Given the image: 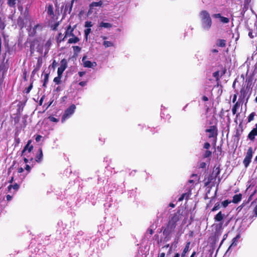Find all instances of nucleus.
<instances>
[{
    "instance_id": "f257e3e1",
    "label": "nucleus",
    "mask_w": 257,
    "mask_h": 257,
    "mask_svg": "<svg viewBox=\"0 0 257 257\" xmlns=\"http://www.w3.org/2000/svg\"><path fill=\"white\" fill-rule=\"evenodd\" d=\"M245 83V85L242 86L240 90V94L238 99L244 102V100L246 99L245 103H246L248 102L252 91V79L251 78H246Z\"/></svg>"
},
{
    "instance_id": "f03ea898",
    "label": "nucleus",
    "mask_w": 257,
    "mask_h": 257,
    "mask_svg": "<svg viewBox=\"0 0 257 257\" xmlns=\"http://www.w3.org/2000/svg\"><path fill=\"white\" fill-rule=\"evenodd\" d=\"M178 243V239H175V241L169 246V244H167L162 247L160 250L159 257H165L172 255V254L175 251V248L177 247Z\"/></svg>"
},
{
    "instance_id": "7ed1b4c3",
    "label": "nucleus",
    "mask_w": 257,
    "mask_h": 257,
    "mask_svg": "<svg viewBox=\"0 0 257 257\" xmlns=\"http://www.w3.org/2000/svg\"><path fill=\"white\" fill-rule=\"evenodd\" d=\"M200 17L203 28L207 30L210 29L212 25V20L208 12L205 10L202 11L200 12Z\"/></svg>"
},
{
    "instance_id": "20e7f679",
    "label": "nucleus",
    "mask_w": 257,
    "mask_h": 257,
    "mask_svg": "<svg viewBox=\"0 0 257 257\" xmlns=\"http://www.w3.org/2000/svg\"><path fill=\"white\" fill-rule=\"evenodd\" d=\"M30 16L29 12L26 10L24 13L21 14V15L18 17L17 21V24L18 27L21 29H22L25 27H26L28 21H30Z\"/></svg>"
},
{
    "instance_id": "39448f33",
    "label": "nucleus",
    "mask_w": 257,
    "mask_h": 257,
    "mask_svg": "<svg viewBox=\"0 0 257 257\" xmlns=\"http://www.w3.org/2000/svg\"><path fill=\"white\" fill-rule=\"evenodd\" d=\"M206 133H208V138L209 139L213 138L214 139V145L216 144L217 138L218 136V129L216 125H211L205 130Z\"/></svg>"
},
{
    "instance_id": "423d86ee",
    "label": "nucleus",
    "mask_w": 257,
    "mask_h": 257,
    "mask_svg": "<svg viewBox=\"0 0 257 257\" xmlns=\"http://www.w3.org/2000/svg\"><path fill=\"white\" fill-rule=\"evenodd\" d=\"M76 109V106L74 104L71 105L64 111L62 116L61 121L64 122L67 119L69 118L70 116L74 112Z\"/></svg>"
},
{
    "instance_id": "0eeeda50",
    "label": "nucleus",
    "mask_w": 257,
    "mask_h": 257,
    "mask_svg": "<svg viewBox=\"0 0 257 257\" xmlns=\"http://www.w3.org/2000/svg\"><path fill=\"white\" fill-rule=\"evenodd\" d=\"M253 155V150L251 147H249L247 151L246 155L243 161V164L245 168H247L251 162Z\"/></svg>"
},
{
    "instance_id": "6e6552de",
    "label": "nucleus",
    "mask_w": 257,
    "mask_h": 257,
    "mask_svg": "<svg viewBox=\"0 0 257 257\" xmlns=\"http://www.w3.org/2000/svg\"><path fill=\"white\" fill-rule=\"evenodd\" d=\"M32 143V140H30L27 142V144L24 147V149L21 152V156L22 157L23 156H26L27 157H29L30 156L29 154H30L32 150H33V146L31 145Z\"/></svg>"
},
{
    "instance_id": "1a4fd4ad",
    "label": "nucleus",
    "mask_w": 257,
    "mask_h": 257,
    "mask_svg": "<svg viewBox=\"0 0 257 257\" xmlns=\"http://www.w3.org/2000/svg\"><path fill=\"white\" fill-rule=\"evenodd\" d=\"M75 28V26H74L73 28L71 27V26L69 25L66 29V30L64 36L59 41L58 40V42L60 43L61 41H64L66 38L70 37L72 36H74L73 31L74 30V29Z\"/></svg>"
},
{
    "instance_id": "9d476101",
    "label": "nucleus",
    "mask_w": 257,
    "mask_h": 257,
    "mask_svg": "<svg viewBox=\"0 0 257 257\" xmlns=\"http://www.w3.org/2000/svg\"><path fill=\"white\" fill-rule=\"evenodd\" d=\"M67 67V61L66 59H63L60 62V66L58 67L57 74L62 76V74Z\"/></svg>"
},
{
    "instance_id": "9b49d317",
    "label": "nucleus",
    "mask_w": 257,
    "mask_h": 257,
    "mask_svg": "<svg viewBox=\"0 0 257 257\" xmlns=\"http://www.w3.org/2000/svg\"><path fill=\"white\" fill-rule=\"evenodd\" d=\"M243 102H244V101L238 99V101H237L232 106V113L234 115L236 114V118L238 117V116L239 114V113H237V110L239 108V107L240 106H242Z\"/></svg>"
},
{
    "instance_id": "f8f14e48",
    "label": "nucleus",
    "mask_w": 257,
    "mask_h": 257,
    "mask_svg": "<svg viewBox=\"0 0 257 257\" xmlns=\"http://www.w3.org/2000/svg\"><path fill=\"white\" fill-rule=\"evenodd\" d=\"M176 226L170 224V223H167L166 227L163 231V234H171L175 230Z\"/></svg>"
},
{
    "instance_id": "ddd939ff",
    "label": "nucleus",
    "mask_w": 257,
    "mask_h": 257,
    "mask_svg": "<svg viewBox=\"0 0 257 257\" xmlns=\"http://www.w3.org/2000/svg\"><path fill=\"white\" fill-rule=\"evenodd\" d=\"M86 56H84L83 57L82 61L83 62V66L87 68H93L96 66L97 64L95 62H91L89 60H86Z\"/></svg>"
},
{
    "instance_id": "4468645a",
    "label": "nucleus",
    "mask_w": 257,
    "mask_h": 257,
    "mask_svg": "<svg viewBox=\"0 0 257 257\" xmlns=\"http://www.w3.org/2000/svg\"><path fill=\"white\" fill-rule=\"evenodd\" d=\"M180 220V214L178 212L175 213L172 215L168 221V223L176 227L177 222Z\"/></svg>"
},
{
    "instance_id": "2eb2a0df",
    "label": "nucleus",
    "mask_w": 257,
    "mask_h": 257,
    "mask_svg": "<svg viewBox=\"0 0 257 257\" xmlns=\"http://www.w3.org/2000/svg\"><path fill=\"white\" fill-rule=\"evenodd\" d=\"M43 29V24H38L34 26V27L31 29L29 31V36L31 37H34L36 35L37 33V30L38 29L39 31H41Z\"/></svg>"
},
{
    "instance_id": "dca6fc26",
    "label": "nucleus",
    "mask_w": 257,
    "mask_h": 257,
    "mask_svg": "<svg viewBox=\"0 0 257 257\" xmlns=\"http://www.w3.org/2000/svg\"><path fill=\"white\" fill-rule=\"evenodd\" d=\"M255 126V127L249 132L247 136L248 139L251 141H254L255 136H257V123Z\"/></svg>"
},
{
    "instance_id": "f3484780",
    "label": "nucleus",
    "mask_w": 257,
    "mask_h": 257,
    "mask_svg": "<svg viewBox=\"0 0 257 257\" xmlns=\"http://www.w3.org/2000/svg\"><path fill=\"white\" fill-rule=\"evenodd\" d=\"M43 157V154L42 149L41 148H40L38 149V152L36 155L35 161L36 162L40 163L42 161Z\"/></svg>"
},
{
    "instance_id": "a211bd4d",
    "label": "nucleus",
    "mask_w": 257,
    "mask_h": 257,
    "mask_svg": "<svg viewBox=\"0 0 257 257\" xmlns=\"http://www.w3.org/2000/svg\"><path fill=\"white\" fill-rule=\"evenodd\" d=\"M215 179L216 178H215V176H213V174L209 175V176L207 177L205 176L204 179L203 180L204 182V186L207 187L210 184V183Z\"/></svg>"
},
{
    "instance_id": "6ab92c4d",
    "label": "nucleus",
    "mask_w": 257,
    "mask_h": 257,
    "mask_svg": "<svg viewBox=\"0 0 257 257\" xmlns=\"http://www.w3.org/2000/svg\"><path fill=\"white\" fill-rule=\"evenodd\" d=\"M52 45V39L51 38L49 39L44 44V48H45V53L44 56H46L49 52L50 47Z\"/></svg>"
},
{
    "instance_id": "aec40b11",
    "label": "nucleus",
    "mask_w": 257,
    "mask_h": 257,
    "mask_svg": "<svg viewBox=\"0 0 257 257\" xmlns=\"http://www.w3.org/2000/svg\"><path fill=\"white\" fill-rule=\"evenodd\" d=\"M74 2V0H72L70 4H66L65 7L64 12V14L65 15H66L67 13L69 14H70V13L72 11V9Z\"/></svg>"
},
{
    "instance_id": "412c9836",
    "label": "nucleus",
    "mask_w": 257,
    "mask_h": 257,
    "mask_svg": "<svg viewBox=\"0 0 257 257\" xmlns=\"http://www.w3.org/2000/svg\"><path fill=\"white\" fill-rule=\"evenodd\" d=\"M47 12V14L51 16L52 17H53L54 16V11H53V7L52 5L50 4L46 8V10Z\"/></svg>"
},
{
    "instance_id": "4be33fe9",
    "label": "nucleus",
    "mask_w": 257,
    "mask_h": 257,
    "mask_svg": "<svg viewBox=\"0 0 257 257\" xmlns=\"http://www.w3.org/2000/svg\"><path fill=\"white\" fill-rule=\"evenodd\" d=\"M241 198L242 194L241 193L234 195L233 196V199L231 201V202H233V203H237L238 202L241 201Z\"/></svg>"
},
{
    "instance_id": "5701e85b",
    "label": "nucleus",
    "mask_w": 257,
    "mask_h": 257,
    "mask_svg": "<svg viewBox=\"0 0 257 257\" xmlns=\"http://www.w3.org/2000/svg\"><path fill=\"white\" fill-rule=\"evenodd\" d=\"M224 215L223 214L221 211H219L215 216L214 220L216 222H220L223 219Z\"/></svg>"
},
{
    "instance_id": "b1692460",
    "label": "nucleus",
    "mask_w": 257,
    "mask_h": 257,
    "mask_svg": "<svg viewBox=\"0 0 257 257\" xmlns=\"http://www.w3.org/2000/svg\"><path fill=\"white\" fill-rule=\"evenodd\" d=\"M226 44V41L224 39H218L217 40L216 45L218 47H225Z\"/></svg>"
},
{
    "instance_id": "393cba45",
    "label": "nucleus",
    "mask_w": 257,
    "mask_h": 257,
    "mask_svg": "<svg viewBox=\"0 0 257 257\" xmlns=\"http://www.w3.org/2000/svg\"><path fill=\"white\" fill-rule=\"evenodd\" d=\"M103 5V2L102 1H99V2H92L90 5L89 7L90 9H93L94 7H101Z\"/></svg>"
},
{
    "instance_id": "a878e982",
    "label": "nucleus",
    "mask_w": 257,
    "mask_h": 257,
    "mask_svg": "<svg viewBox=\"0 0 257 257\" xmlns=\"http://www.w3.org/2000/svg\"><path fill=\"white\" fill-rule=\"evenodd\" d=\"M243 128L241 127L240 130L237 129L236 130L235 134L234 135V138L236 139V140L238 141L240 139L241 135L243 132Z\"/></svg>"
},
{
    "instance_id": "bb28decb",
    "label": "nucleus",
    "mask_w": 257,
    "mask_h": 257,
    "mask_svg": "<svg viewBox=\"0 0 257 257\" xmlns=\"http://www.w3.org/2000/svg\"><path fill=\"white\" fill-rule=\"evenodd\" d=\"M190 245V242L188 241L187 242L183 252L181 254V257H184L186 254V253L189 250V247Z\"/></svg>"
},
{
    "instance_id": "cd10ccee",
    "label": "nucleus",
    "mask_w": 257,
    "mask_h": 257,
    "mask_svg": "<svg viewBox=\"0 0 257 257\" xmlns=\"http://www.w3.org/2000/svg\"><path fill=\"white\" fill-rule=\"evenodd\" d=\"M72 38H70L68 40V43L69 44H73V43L75 44L79 41L80 39L77 36H75L74 35V36H72Z\"/></svg>"
},
{
    "instance_id": "c85d7f7f",
    "label": "nucleus",
    "mask_w": 257,
    "mask_h": 257,
    "mask_svg": "<svg viewBox=\"0 0 257 257\" xmlns=\"http://www.w3.org/2000/svg\"><path fill=\"white\" fill-rule=\"evenodd\" d=\"M44 78L43 80V86L44 87H46L47 84L48 82L49 81V73H45L44 75Z\"/></svg>"
},
{
    "instance_id": "c756f323",
    "label": "nucleus",
    "mask_w": 257,
    "mask_h": 257,
    "mask_svg": "<svg viewBox=\"0 0 257 257\" xmlns=\"http://www.w3.org/2000/svg\"><path fill=\"white\" fill-rule=\"evenodd\" d=\"M112 24L109 23H105L102 22L100 23L99 27H103L105 28H110L112 27Z\"/></svg>"
},
{
    "instance_id": "7c9ffc66",
    "label": "nucleus",
    "mask_w": 257,
    "mask_h": 257,
    "mask_svg": "<svg viewBox=\"0 0 257 257\" xmlns=\"http://www.w3.org/2000/svg\"><path fill=\"white\" fill-rule=\"evenodd\" d=\"M17 0H7V4L11 8H15Z\"/></svg>"
},
{
    "instance_id": "2f4dec72",
    "label": "nucleus",
    "mask_w": 257,
    "mask_h": 257,
    "mask_svg": "<svg viewBox=\"0 0 257 257\" xmlns=\"http://www.w3.org/2000/svg\"><path fill=\"white\" fill-rule=\"evenodd\" d=\"M42 65V59L41 58H39L37 60V64L36 66H35V68H37L40 70Z\"/></svg>"
},
{
    "instance_id": "473e14b6",
    "label": "nucleus",
    "mask_w": 257,
    "mask_h": 257,
    "mask_svg": "<svg viewBox=\"0 0 257 257\" xmlns=\"http://www.w3.org/2000/svg\"><path fill=\"white\" fill-rule=\"evenodd\" d=\"M252 205H254L255 207L253 210V212L254 213L255 217H257V198L255 199L253 201L251 202Z\"/></svg>"
},
{
    "instance_id": "72a5a7b5",
    "label": "nucleus",
    "mask_w": 257,
    "mask_h": 257,
    "mask_svg": "<svg viewBox=\"0 0 257 257\" xmlns=\"http://www.w3.org/2000/svg\"><path fill=\"white\" fill-rule=\"evenodd\" d=\"M103 45L105 48L112 47L114 46L113 43L112 42L108 41H104L103 42Z\"/></svg>"
},
{
    "instance_id": "f704fd0d",
    "label": "nucleus",
    "mask_w": 257,
    "mask_h": 257,
    "mask_svg": "<svg viewBox=\"0 0 257 257\" xmlns=\"http://www.w3.org/2000/svg\"><path fill=\"white\" fill-rule=\"evenodd\" d=\"M211 155H212L211 151L207 150L206 151H205V152H204V153L203 154L202 156H203V158H207L210 157L211 156Z\"/></svg>"
},
{
    "instance_id": "c9c22d12",
    "label": "nucleus",
    "mask_w": 257,
    "mask_h": 257,
    "mask_svg": "<svg viewBox=\"0 0 257 257\" xmlns=\"http://www.w3.org/2000/svg\"><path fill=\"white\" fill-rule=\"evenodd\" d=\"M213 173L215 174V178H217L220 173V169L219 166L214 167L213 169Z\"/></svg>"
},
{
    "instance_id": "e433bc0d",
    "label": "nucleus",
    "mask_w": 257,
    "mask_h": 257,
    "mask_svg": "<svg viewBox=\"0 0 257 257\" xmlns=\"http://www.w3.org/2000/svg\"><path fill=\"white\" fill-rule=\"evenodd\" d=\"M62 75H58V76L55 77L53 79V81L57 84H59L61 83V79Z\"/></svg>"
},
{
    "instance_id": "4c0bfd02",
    "label": "nucleus",
    "mask_w": 257,
    "mask_h": 257,
    "mask_svg": "<svg viewBox=\"0 0 257 257\" xmlns=\"http://www.w3.org/2000/svg\"><path fill=\"white\" fill-rule=\"evenodd\" d=\"M221 208L220 204L219 202H217L215 204L214 206L211 210V211H215Z\"/></svg>"
},
{
    "instance_id": "58836bf2",
    "label": "nucleus",
    "mask_w": 257,
    "mask_h": 257,
    "mask_svg": "<svg viewBox=\"0 0 257 257\" xmlns=\"http://www.w3.org/2000/svg\"><path fill=\"white\" fill-rule=\"evenodd\" d=\"M255 115V113L254 112H251L249 116H248L247 121L248 122H250L252 120H253L254 117Z\"/></svg>"
},
{
    "instance_id": "ea45409f",
    "label": "nucleus",
    "mask_w": 257,
    "mask_h": 257,
    "mask_svg": "<svg viewBox=\"0 0 257 257\" xmlns=\"http://www.w3.org/2000/svg\"><path fill=\"white\" fill-rule=\"evenodd\" d=\"M33 82H32L30 84V85L24 90V92L26 93L27 94L29 93L30 92V91L32 90V89L33 88Z\"/></svg>"
},
{
    "instance_id": "a19ab883",
    "label": "nucleus",
    "mask_w": 257,
    "mask_h": 257,
    "mask_svg": "<svg viewBox=\"0 0 257 257\" xmlns=\"http://www.w3.org/2000/svg\"><path fill=\"white\" fill-rule=\"evenodd\" d=\"M231 202V200H225L224 201H223V202H221V205L222 206L224 207V208H225L229 204H230V203Z\"/></svg>"
},
{
    "instance_id": "79ce46f5",
    "label": "nucleus",
    "mask_w": 257,
    "mask_h": 257,
    "mask_svg": "<svg viewBox=\"0 0 257 257\" xmlns=\"http://www.w3.org/2000/svg\"><path fill=\"white\" fill-rule=\"evenodd\" d=\"M6 27L5 22L0 18V29L4 30Z\"/></svg>"
},
{
    "instance_id": "37998d69",
    "label": "nucleus",
    "mask_w": 257,
    "mask_h": 257,
    "mask_svg": "<svg viewBox=\"0 0 257 257\" xmlns=\"http://www.w3.org/2000/svg\"><path fill=\"white\" fill-rule=\"evenodd\" d=\"M220 20L221 22H222L223 23L226 24L229 23V19L228 18L222 16L221 17Z\"/></svg>"
},
{
    "instance_id": "c03bdc74",
    "label": "nucleus",
    "mask_w": 257,
    "mask_h": 257,
    "mask_svg": "<svg viewBox=\"0 0 257 257\" xmlns=\"http://www.w3.org/2000/svg\"><path fill=\"white\" fill-rule=\"evenodd\" d=\"M239 238V235H237L236 237H234L232 239V243H231L230 247L233 246V245H236V241H237V240L238 238Z\"/></svg>"
},
{
    "instance_id": "a18cd8bd",
    "label": "nucleus",
    "mask_w": 257,
    "mask_h": 257,
    "mask_svg": "<svg viewBox=\"0 0 257 257\" xmlns=\"http://www.w3.org/2000/svg\"><path fill=\"white\" fill-rule=\"evenodd\" d=\"M48 119H49V120H50L51 121H52V122H57L59 121L58 119L54 117L53 116H49L48 117Z\"/></svg>"
},
{
    "instance_id": "49530a36",
    "label": "nucleus",
    "mask_w": 257,
    "mask_h": 257,
    "mask_svg": "<svg viewBox=\"0 0 257 257\" xmlns=\"http://www.w3.org/2000/svg\"><path fill=\"white\" fill-rule=\"evenodd\" d=\"M219 71H215L213 73V76L216 78V80H218L219 79Z\"/></svg>"
},
{
    "instance_id": "de8ad7c7",
    "label": "nucleus",
    "mask_w": 257,
    "mask_h": 257,
    "mask_svg": "<svg viewBox=\"0 0 257 257\" xmlns=\"http://www.w3.org/2000/svg\"><path fill=\"white\" fill-rule=\"evenodd\" d=\"M90 32H91V29L90 28H87V29L85 30L84 34H85V38H86V39H87V37H88V35L90 34Z\"/></svg>"
},
{
    "instance_id": "09e8293b",
    "label": "nucleus",
    "mask_w": 257,
    "mask_h": 257,
    "mask_svg": "<svg viewBox=\"0 0 257 257\" xmlns=\"http://www.w3.org/2000/svg\"><path fill=\"white\" fill-rule=\"evenodd\" d=\"M73 50L74 52H80V51H81V48L79 47V46H73Z\"/></svg>"
},
{
    "instance_id": "8fccbe9b",
    "label": "nucleus",
    "mask_w": 257,
    "mask_h": 257,
    "mask_svg": "<svg viewBox=\"0 0 257 257\" xmlns=\"http://www.w3.org/2000/svg\"><path fill=\"white\" fill-rule=\"evenodd\" d=\"M93 25L92 24V22L90 21H86L85 23V27L87 28H90V27H92Z\"/></svg>"
},
{
    "instance_id": "3c124183",
    "label": "nucleus",
    "mask_w": 257,
    "mask_h": 257,
    "mask_svg": "<svg viewBox=\"0 0 257 257\" xmlns=\"http://www.w3.org/2000/svg\"><path fill=\"white\" fill-rule=\"evenodd\" d=\"M210 147V144L208 142H206L203 145V149L208 150Z\"/></svg>"
},
{
    "instance_id": "603ef678",
    "label": "nucleus",
    "mask_w": 257,
    "mask_h": 257,
    "mask_svg": "<svg viewBox=\"0 0 257 257\" xmlns=\"http://www.w3.org/2000/svg\"><path fill=\"white\" fill-rule=\"evenodd\" d=\"M165 236L164 240L166 241H168L171 239V234H163Z\"/></svg>"
},
{
    "instance_id": "864d4df0",
    "label": "nucleus",
    "mask_w": 257,
    "mask_h": 257,
    "mask_svg": "<svg viewBox=\"0 0 257 257\" xmlns=\"http://www.w3.org/2000/svg\"><path fill=\"white\" fill-rule=\"evenodd\" d=\"M237 95H238V92H237V91H236V93H235L233 96V98H232V102L233 103H235L237 101L236 99H237Z\"/></svg>"
},
{
    "instance_id": "5fc2aeb1",
    "label": "nucleus",
    "mask_w": 257,
    "mask_h": 257,
    "mask_svg": "<svg viewBox=\"0 0 257 257\" xmlns=\"http://www.w3.org/2000/svg\"><path fill=\"white\" fill-rule=\"evenodd\" d=\"M186 195V193H183L181 195V196L179 198L178 201L180 202L183 200L185 196Z\"/></svg>"
},
{
    "instance_id": "6e6d98bb",
    "label": "nucleus",
    "mask_w": 257,
    "mask_h": 257,
    "mask_svg": "<svg viewBox=\"0 0 257 257\" xmlns=\"http://www.w3.org/2000/svg\"><path fill=\"white\" fill-rule=\"evenodd\" d=\"M249 32L248 34V35L249 37V38H250L251 39H252L254 37V36L253 35L252 30L249 29Z\"/></svg>"
},
{
    "instance_id": "4d7b16f0",
    "label": "nucleus",
    "mask_w": 257,
    "mask_h": 257,
    "mask_svg": "<svg viewBox=\"0 0 257 257\" xmlns=\"http://www.w3.org/2000/svg\"><path fill=\"white\" fill-rule=\"evenodd\" d=\"M206 164L205 162H201L199 164V168H205L206 167Z\"/></svg>"
},
{
    "instance_id": "13d9d810",
    "label": "nucleus",
    "mask_w": 257,
    "mask_h": 257,
    "mask_svg": "<svg viewBox=\"0 0 257 257\" xmlns=\"http://www.w3.org/2000/svg\"><path fill=\"white\" fill-rule=\"evenodd\" d=\"M42 138V137L41 135H37L36 137V138H35L36 141L37 142H39L41 140Z\"/></svg>"
},
{
    "instance_id": "bf43d9fd",
    "label": "nucleus",
    "mask_w": 257,
    "mask_h": 257,
    "mask_svg": "<svg viewBox=\"0 0 257 257\" xmlns=\"http://www.w3.org/2000/svg\"><path fill=\"white\" fill-rule=\"evenodd\" d=\"M23 156V160H24V162L26 164H27L28 163H29V160L28 159L29 157H27L26 156Z\"/></svg>"
},
{
    "instance_id": "052dcab7",
    "label": "nucleus",
    "mask_w": 257,
    "mask_h": 257,
    "mask_svg": "<svg viewBox=\"0 0 257 257\" xmlns=\"http://www.w3.org/2000/svg\"><path fill=\"white\" fill-rule=\"evenodd\" d=\"M45 98V95H43L41 98H40V100H39V105H42L44 101Z\"/></svg>"
},
{
    "instance_id": "680f3d73",
    "label": "nucleus",
    "mask_w": 257,
    "mask_h": 257,
    "mask_svg": "<svg viewBox=\"0 0 257 257\" xmlns=\"http://www.w3.org/2000/svg\"><path fill=\"white\" fill-rule=\"evenodd\" d=\"M13 188L16 190H18L19 188V185L17 183H15L13 185Z\"/></svg>"
},
{
    "instance_id": "e2e57ef3",
    "label": "nucleus",
    "mask_w": 257,
    "mask_h": 257,
    "mask_svg": "<svg viewBox=\"0 0 257 257\" xmlns=\"http://www.w3.org/2000/svg\"><path fill=\"white\" fill-rule=\"evenodd\" d=\"M39 71V69H37V68H34V70H33L32 72V75L34 76L35 74Z\"/></svg>"
},
{
    "instance_id": "0e129e2a",
    "label": "nucleus",
    "mask_w": 257,
    "mask_h": 257,
    "mask_svg": "<svg viewBox=\"0 0 257 257\" xmlns=\"http://www.w3.org/2000/svg\"><path fill=\"white\" fill-rule=\"evenodd\" d=\"M226 72V69L225 68H223L221 72L220 77L223 76Z\"/></svg>"
},
{
    "instance_id": "69168bd1",
    "label": "nucleus",
    "mask_w": 257,
    "mask_h": 257,
    "mask_svg": "<svg viewBox=\"0 0 257 257\" xmlns=\"http://www.w3.org/2000/svg\"><path fill=\"white\" fill-rule=\"evenodd\" d=\"M37 52L41 54L43 53V48L42 47H39V45L37 47Z\"/></svg>"
},
{
    "instance_id": "338daca9",
    "label": "nucleus",
    "mask_w": 257,
    "mask_h": 257,
    "mask_svg": "<svg viewBox=\"0 0 257 257\" xmlns=\"http://www.w3.org/2000/svg\"><path fill=\"white\" fill-rule=\"evenodd\" d=\"M57 65V63L56 62V61L54 60L52 64V67L53 68V69H55L56 67V66Z\"/></svg>"
},
{
    "instance_id": "774afa93",
    "label": "nucleus",
    "mask_w": 257,
    "mask_h": 257,
    "mask_svg": "<svg viewBox=\"0 0 257 257\" xmlns=\"http://www.w3.org/2000/svg\"><path fill=\"white\" fill-rule=\"evenodd\" d=\"M25 169L28 172H30L31 170V167L29 165L27 164L25 167Z\"/></svg>"
}]
</instances>
